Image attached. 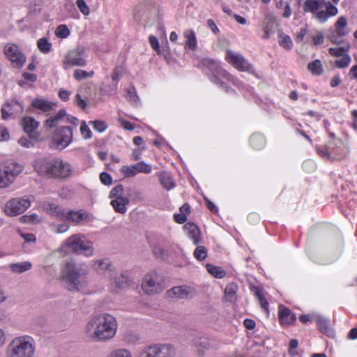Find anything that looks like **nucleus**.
<instances>
[{
  "label": "nucleus",
  "mask_w": 357,
  "mask_h": 357,
  "mask_svg": "<svg viewBox=\"0 0 357 357\" xmlns=\"http://www.w3.org/2000/svg\"><path fill=\"white\" fill-rule=\"evenodd\" d=\"M116 318L109 313H100L89 318L84 327L85 336L93 342H106L116 334Z\"/></svg>",
  "instance_id": "1"
},
{
  "label": "nucleus",
  "mask_w": 357,
  "mask_h": 357,
  "mask_svg": "<svg viewBox=\"0 0 357 357\" xmlns=\"http://www.w3.org/2000/svg\"><path fill=\"white\" fill-rule=\"evenodd\" d=\"M33 167L40 176L47 178H66L72 173L71 165L59 158H39L34 161Z\"/></svg>",
  "instance_id": "2"
},
{
  "label": "nucleus",
  "mask_w": 357,
  "mask_h": 357,
  "mask_svg": "<svg viewBox=\"0 0 357 357\" xmlns=\"http://www.w3.org/2000/svg\"><path fill=\"white\" fill-rule=\"evenodd\" d=\"M87 268L77 267L74 261H65L61 269L62 279L70 291H79L86 284V280L81 277L88 273Z\"/></svg>",
  "instance_id": "3"
},
{
  "label": "nucleus",
  "mask_w": 357,
  "mask_h": 357,
  "mask_svg": "<svg viewBox=\"0 0 357 357\" xmlns=\"http://www.w3.org/2000/svg\"><path fill=\"white\" fill-rule=\"evenodd\" d=\"M35 352L33 339L28 335L13 338L8 344L6 357H33Z\"/></svg>",
  "instance_id": "4"
},
{
  "label": "nucleus",
  "mask_w": 357,
  "mask_h": 357,
  "mask_svg": "<svg viewBox=\"0 0 357 357\" xmlns=\"http://www.w3.org/2000/svg\"><path fill=\"white\" fill-rule=\"evenodd\" d=\"M63 246L74 253L82 254L87 257L93 256L94 253L93 243L82 234H76L68 237Z\"/></svg>",
  "instance_id": "5"
},
{
  "label": "nucleus",
  "mask_w": 357,
  "mask_h": 357,
  "mask_svg": "<svg viewBox=\"0 0 357 357\" xmlns=\"http://www.w3.org/2000/svg\"><path fill=\"white\" fill-rule=\"evenodd\" d=\"M141 288L146 295L159 294L165 289L164 280L156 271H149L143 277Z\"/></svg>",
  "instance_id": "6"
},
{
  "label": "nucleus",
  "mask_w": 357,
  "mask_h": 357,
  "mask_svg": "<svg viewBox=\"0 0 357 357\" xmlns=\"http://www.w3.org/2000/svg\"><path fill=\"white\" fill-rule=\"evenodd\" d=\"M32 195L14 198L7 202L4 206L5 213L10 216H15L24 213L33 202Z\"/></svg>",
  "instance_id": "7"
},
{
  "label": "nucleus",
  "mask_w": 357,
  "mask_h": 357,
  "mask_svg": "<svg viewBox=\"0 0 357 357\" xmlns=\"http://www.w3.org/2000/svg\"><path fill=\"white\" fill-rule=\"evenodd\" d=\"M22 168L17 164L9 163L0 165V188H6L21 173Z\"/></svg>",
  "instance_id": "8"
},
{
  "label": "nucleus",
  "mask_w": 357,
  "mask_h": 357,
  "mask_svg": "<svg viewBox=\"0 0 357 357\" xmlns=\"http://www.w3.org/2000/svg\"><path fill=\"white\" fill-rule=\"evenodd\" d=\"M73 128L69 126H61L54 132L52 142L56 149H63L73 142Z\"/></svg>",
  "instance_id": "9"
},
{
  "label": "nucleus",
  "mask_w": 357,
  "mask_h": 357,
  "mask_svg": "<svg viewBox=\"0 0 357 357\" xmlns=\"http://www.w3.org/2000/svg\"><path fill=\"white\" fill-rule=\"evenodd\" d=\"M3 51L7 58L15 67L20 68L24 66L26 61V56L16 45L8 43L5 45Z\"/></svg>",
  "instance_id": "10"
},
{
  "label": "nucleus",
  "mask_w": 357,
  "mask_h": 357,
  "mask_svg": "<svg viewBox=\"0 0 357 357\" xmlns=\"http://www.w3.org/2000/svg\"><path fill=\"white\" fill-rule=\"evenodd\" d=\"M24 111V107L20 101L16 99H11L6 101L1 107V118L7 120L9 118H15L20 116Z\"/></svg>",
  "instance_id": "11"
},
{
  "label": "nucleus",
  "mask_w": 357,
  "mask_h": 357,
  "mask_svg": "<svg viewBox=\"0 0 357 357\" xmlns=\"http://www.w3.org/2000/svg\"><path fill=\"white\" fill-rule=\"evenodd\" d=\"M78 122L79 120L77 118L68 115L64 109H61L56 115L45 121V127L52 128L61 123H70L76 127Z\"/></svg>",
  "instance_id": "12"
},
{
  "label": "nucleus",
  "mask_w": 357,
  "mask_h": 357,
  "mask_svg": "<svg viewBox=\"0 0 357 357\" xmlns=\"http://www.w3.org/2000/svg\"><path fill=\"white\" fill-rule=\"evenodd\" d=\"M84 50L83 49H77L70 51L64 57L63 66L68 69L71 66H84L86 61L84 58Z\"/></svg>",
  "instance_id": "13"
},
{
  "label": "nucleus",
  "mask_w": 357,
  "mask_h": 357,
  "mask_svg": "<svg viewBox=\"0 0 357 357\" xmlns=\"http://www.w3.org/2000/svg\"><path fill=\"white\" fill-rule=\"evenodd\" d=\"M167 296L171 298L190 300L196 295L195 289L190 286H176L169 289Z\"/></svg>",
  "instance_id": "14"
},
{
  "label": "nucleus",
  "mask_w": 357,
  "mask_h": 357,
  "mask_svg": "<svg viewBox=\"0 0 357 357\" xmlns=\"http://www.w3.org/2000/svg\"><path fill=\"white\" fill-rule=\"evenodd\" d=\"M225 59L238 70L248 71L251 68V65L242 55L231 50L226 52Z\"/></svg>",
  "instance_id": "15"
},
{
  "label": "nucleus",
  "mask_w": 357,
  "mask_h": 357,
  "mask_svg": "<svg viewBox=\"0 0 357 357\" xmlns=\"http://www.w3.org/2000/svg\"><path fill=\"white\" fill-rule=\"evenodd\" d=\"M91 216L84 210H68L64 211L63 221H70L76 225L80 224L82 222L91 221Z\"/></svg>",
  "instance_id": "16"
},
{
  "label": "nucleus",
  "mask_w": 357,
  "mask_h": 357,
  "mask_svg": "<svg viewBox=\"0 0 357 357\" xmlns=\"http://www.w3.org/2000/svg\"><path fill=\"white\" fill-rule=\"evenodd\" d=\"M93 270L98 275L112 276L113 266L109 259H99L93 261Z\"/></svg>",
  "instance_id": "17"
},
{
  "label": "nucleus",
  "mask_w": 357,
  "mask_h": 357,
  "mask_svg": "<svg viewBox=\"0 0 357 357\" xmlns=\"http://www.w3.org/2000/svg\"><path fill=\"white\" fill-rule=\"evenodd\" d=\"M193 345L197 349L199 356H203L206 350L213 349L216 348V344L214 340L206 337H197L193 340Z\"/></svg>",
  "instance_id": "18"
},
{
  "label": "nucleus",
  "mask_w": 357,
  "mask_h": 357,
  "mask_svg": "<svg viewBox=\"0 0 357 357\" xmlns=\"http://www.w3.org/2000/svg\"><path fill=\"white\" fill-rule=\"evenodd\" d=\"M42 210L48 215L62 220L66 208L52 202H44L41 204Z\"/></svg>",
  "instance_id": "19"
},
{
  "label": "nucleus",
  "mask_w": 357,
  "mask_h": 357,
  "mask_svg": "<svg viewBox=\"0 0 357 357\" xmlns=\"http://www.w3.org/2000/svg\"><path fill=\"white\" fill-rule=\"evenodd\" d=\"M157 357H175L176 349L170 344H153Z\"/></svg>",
  "instance_id": "20"
},
{
  "label": "nucleus",
  "mask_w": 357,
  "mask_h": 357,
  "mask_svg": "<svg viewBox=\"0 0 357 357\" xmlns=\"http://www.w3.org/2000/svg\"><path fill=\"white\" fill-rule=\"evenodd\" d=\"M326 4V0H305L303 4V10L305 13L315 14L322 9Z\"/></svg>",
  "instance_id": "21"
},
{
  "label": "nucleus",
  "mask_w": 357,
  "mask_h": 357,
  "mask_svg": "<svg viewBox=\"0 0 357 357\" xmlns=\"http://www.w3.org/2000/svg\"><path fill=\"white\" fill-rule=\"evenodd\" d=\"M275 20V17L271 13H267L265 15L262 22V29L264 32L262 38L268 39L270 37L271 34L273 32V29Z\"/></svg>",
  "instance_id": "22"
},
{
  "label": "nucleus",
  "mask_w": 357,
  "mask_h": 357,
  "mask_svg": "<svg viewBox=\"0 0 357 357\" xmlns=\"http://www.w3.org/2000/svg\"><path fill=\"white\" fill-rule=\"evenodd\" d=\"M279 318L282 325L289 326L296 321L295 315L282 305L279 307Z\"/></svg>",
  "instance_id": "23"
},
{
  "label": "nucleus",
  "mask_w": 357,
  "mask_h": 357,
  "mask_svg": "<svg viewBox=\"0 0 357 357\" xmlns=\"http://www.w3.org/2000/svg\"><path fill=\"white\" fill-rule=\"evenodd\" d=\"M184 229L187 232L188 236L193 241V244L197 245L200 242L199 228L193 223L188 222L184 225Z\"/></svg>",
  "instance_id": "24"
},
{
  "label": "nucleus",
  "mask_w": 357,
  "mask_h": 357,
  "mask_svg": "<svg viewBox=\"0 0 357 357\" xmlns=\"http://www.w3.org/2000/svg\"><path fill=\"white\" fill-rule=\"evenodd\" d=\"M130 200L127 198L113 199L111 200L110 204L114 210L119 213L124 214L127 211V206L129 204Z\"/></svg>",
  "instance_id": "25"
},
{
  "label": "nucleus",
  "mask_w": 357,
  "mask_h": 357,
  "mask_svg": "<svg viewBox=\"0 0 357 357\" xmlns=\"http://www.w3.org/2000/svg\"><path fill=\"white\" fill-rule=\"evenodd\" d=\"M316 321L319 330L324 334L328 336H331L333 334V330L330 326V320L326 319L320 315L316 316Z\"/></svg>",
  "instance_id": "26"
},
{
  "label": "nucleus",
  "mask_w": 357,
  "mask_h": 357,
  "mask_svg": "<svg viewBox=\"0 0 357 357\" xmlns=\"http://www.w3.org/2000/svg\"><path fill=\"white\" fill-rule=\"evenodd\" d=\"M183 36L186 40L185 48L195 50L197 47V38L195 31L192 29H186L183 32Z\"/></svg>",
  "instance_id": "27"
},
{
  "label": "nucleus",
  "mask_w": 357,
  "mask_h": 357,
  "mask_svg": "<svg viewBox=\"0 0 357 357\" xmlns=\"http://www.w3.org/2000/svg\"><path fill=\"white\" fill-rule=\"evenodd\" d=\"M32 105L43 112H49L56 105L43 98H36L32 102Z\"/></svg>",
  "instance_id": "28"
},
{
  "label": "nucleus",
  "mask_w": 357,
  "mask_h": 357,
  "mask_svg": "<svg viewBox=\"0 0 357 357\" xmlns=\"http://www.w3.org/2000/svg\"><path fill=\"white\" fill-rule=\"evenodd\" d=\"M22 123L25 132L31 135L38 127V122L30 116L24 117Z\"/></svg>",
  "instance_id": "29"
},
{
  "label": "nucleus",
  "mask_w": 357,
  "mask_h": 357,
  "mask_svg": "<svg viewBox=\"0 0 357 357\" xmlns=\"http://www.w3.org/2000/svg\"><path fill=\"white\" fill-rule=\"evenodd\" d=\"M150 12L144 7H139L136 9L135 19L139 23L146 25L150 18Z\"/></svg>",
  "instance_id": "30"
},
{
  "label": "nucleus",
  "mask_w": 357,
  "mask_h": 357,
  "mask_svg": "<svg viewBox=\"0 0 357 357\" xmlns=\"http://www.w3.org/2000/svg\"><path fill=\"white\" fill-rule=\"evenodd\" d=\"M109 278L114 280V283L118 289H123L128 285L129 279L126 274L113 273L112 276H109Z\"/></svg>",
  "instance_id": "31"
},
{
  "label": "nucleus",
  "mask_w": 357,
  "mask_h": 357,
  "mask_svg": "<svg viewBox=\"0 0 357 357\" xmlns=\"http://www.w3.org/2000/svg\"><path fill=\"white\" fill-rule=\"evenodd\" d=\"M159 180L163 188L167 190H170L175 187V183L172 177L167 172L160 173L159 174Z\"/></svg>",
  "instance_id": "32"
},
{
  "label": "nucleus",
  "mask_w": 357,
  "mask_h": 357,
  "mask_svg": "<svg viewBox=\"0 0 357 357\" xmlns=\"http://www.w3.org/2000/svg\"><path fill=\"white\" fill-rule=\"evenodd\" d=\"M31 264L29 261L12 264L10 265V269L13 273H22L31 268Z\"/></svg>",
  "instance_id": "33"
},
{
  "label": "nucleus",
  "mask_w": 357,
  "mask_h": 357,
  "mask_svg": "<svg viewBox=\"0 0 357 357\" xmlns=\"http://www.w3.org/2000/svg\"><path fill=\"white\" fill-rule=\"evenodd\" d=\"M135 174L142 173L145 174H150L152 171V167L150 164L146 163L144 161H141L133 164Z\"/></svg>",
  "instance_id": "34"
},
{
  "label": "nucleus",
  "mask_w": 357,
  "mask_h": 357,
  "mask_svg": "<svg viewBox=\"0 0 357 357\" xmlns=\"http://www.w3.org/2000/svg\"><path fill=\"white\" fill-rule=\"evenodd\" d=\"M307 68L314 75H320L324 72L323 66L319 59H316L309 63Z\"/></svg>",
  "instance_id": "35"
},
{
  "label": "nucleus",
  "mask_w": 357,
  "mask_h": 357,
  "mask_svg": "<svg viewBox=\"0 0 357 357\" xmlns=\"http://www.w3.org/2000/svg\"><path fill=\"white\" fill-rule=\"evenodd\" d=\"M350 48L351 45L349 44H347L346 46L340 47H331L328 50V52L333 56L342 57L345 54H347Z\"/></svg>",
  "instance_id": "36"
},
{
  "label": "nucleus",
  "mask_w": 357,
  "mask_h": 357,
  "mask_svg": "<svg viewBox=\"0 0 357 357\" xmlns=\"http://www.w3.org/2000/svg\"><path fill=\"white\" fill-rule=\"evenodd\" d=\"M278 43L283 48L290 50L293 47V42L288 35L281 33L278 36Z\"/></svg>",
  "instance_id": "37"
},
{
  "label": "nucleus",
  "mask_w": 357,
  "mask_h": 357,
  "mask_svg": "<svg viewBox=\"0 0 357 357\" xmlns=\"http://www.w3.org/2000/svg\"><path fill=\"white\" fill-rule=\"evenodd\" d=\"M250 142L254 149H260L265 145V139L262 135L256 134L250 137Z\"/></svg>",
  "instance_id": "38"
},
{
  "label": "nucleus",
  "mask_w": 357,
  "mask_h": 357,
  "mask_svg": "<svg viewBox=\"0 0 357 357\" xmlns=\"http://www.w3.org/2000/svg\"><path fill=\"white\" fill-rule=\"evenodd\" d=\"M206 267L207 271L215 278H222L225 275V272L221 267L215 266L209 264H206Z\"/></svg>",
  "instance_id": "39"
},
{
  "label": "nucleus",
  "mask_w": 357,
  "mask_h": 357,
  "mask_svg": "<svg viewBox=\"0 0 357 357\" xmlns=\"http://www.w3.org/2000/svg\"><path fill=\"white\" fill-rule=\"evenodd\" d=\"M37 47L43 54H48L52 50V43L45 38H41L37 41Z\"/></svg>",
  "instance_id": "40"
},
{
  "label": "nucleus",
  "mask_w": 357,
  "mask_h": 357,
  "mask_svg": "<svg viewBox=\"0 0 357 357\" xmlns=\"http://www.w3.org/2000/svg\"><path fill=\"white\" fill-rule=\"evenodd\" d=\"M255 295L257 298L261 308L268 314V303L264 297L262 290L259 288L255 289Z\"/></svg>",
  "instance_id": "41"
},
{
  "label": "nucleus",
  "mask_w": 357,
  "mask_h": 357,
  "mask_svg": "<svg viewBox=\"0 0 357 357\" xmlns=\"http://www.w3.org/2000/svg\"><path fill=\"white\" fill-rule=\"evenodd\" d=\"M109 197L113 199L127 198L124 196V188L123 185L119 184L113 188L109 192Z\"/></svg>",
  "instance_id": "42"
},
{
  "label": "nucleus",
  "mask_w": 357,
  "mask_h": 357,
  "mask_svg": "<svg viewBox=\"0 0 357 357\" xmlns=\"http://www.w3.org/2000/svg\"><path fill=\"white\" fill-rule=\"evenodd\" d=\"M237 287L234 283H230L227 285L225 289V296L227 301H233L236 298Z\"/></svg>",
  "instance_id": "43"
},
{
  "label": "nucleus",
  "mask_w": 357,
  "mask_h": 357,
  "mask_svg": "<svg viewBox=\"0 0 357 357\" xmlns=\"http://www.w3.org/2000/svg\"><path fill=\"white\" fill-rule=\"evenodd\" d=\"M347 24V20L344 17H340L337 22H335V28L337 29V33L339 36H343L347 34V32L344 31V28Z\"/></svg>",
  "instance_id": "44"
},
{
  "label": "nucleus",
  "mask_w": 357,
  "mask_h": 357,
  "mask_svg": "<svg viewBox=\"0 0 357 357\" xmlns=\"http://www.w3.org/2000/svg\"><path fill=\"white\" fill-rule=\"evenodd\" d=\"M153 344L144 347L138 354L137 357H157Z\"/></svg>",
  "instance_id": "45"
},
{
  "label": "nucleus",
  "mask_w": 357,
  "mask_h": 357,
  "mask_svg": "<svg viewBox=\"0 0 357 357\" xmlns=\"http://www.w3.org/2000/svg\"><path fill=\"white\" fill-rule=\"evenodd\" d=\"M107 357H133L131 352L126 349H117L111 351Z\"/></svg>",
  "instance_id": "46"
},
{
  "label": "nucleus",
  "mask_w": 357,
  "mask_h": 357,
  "mask_svg": "<svg viewBox=\"0 0 357 357\" xmlns=\"http://www.w3.org/2000/svg\"><path fill=\"white\" fill-rule=\"evenodd\" d=\"M351 61V56L348 54H345L340 59L335 61V65L338 68H345L349 66Z\"/></svg>",
  "instance_id": "47"
},
{
  "label": "nucleus",
  "mask_w": 357,
  "mask_h": 357,
  "mask_svg": "<svg viewBox=\"0 0 357 357\" xmlns=\"http://www.w3.org/2000/svg\"><path fill=\"white\" fill-rule=\"evenodd\" d=\"M70 30L65 24L59 25L55 30V35L60 38H66L70 35Z\"/></svg>",
  "instance_id": "48"
},
{
  "label": "nucleus",
  "mask_w": 357,
  "mask_h": 357,
  "mask_svg": "<svg viewBox=\"0 0 357 357\" xmlns=\"http://www.w3.org/2000/svg\"><path fill=\"white\" fill-rule=\"evenodd\" d=\"M120 172L125 178H132L136 176L133 164L131 165H123L120 169Z\"/></svg>",
  "instance_id": "49"
},
{
  "label": "nucleus",
  "mask_w": 357,
  "mask_h": 357,
  "mask_svg": "<svg viewBox=\"0 0 357 357\" xmlns=\"http://www.w3.org/2000/svg\"><path fill=\"white\" fill-rule=\"evenodd\" d=\"M193 255L196 259L202 261L207 257V249L204 246H197Z\"/></svg>",
  "instance_id": "50"
},
{
  "label": "nucleus",
  "mask_w": 357,
  "mask_h": 357,
  "mask_svg": "<svg viewBox=\"0 0 357 357\" xmlns=\"http://www.w3.org/2000/svg\"><path fill=\"white\" fill-rule=\"evenodd\" d=\"M208 63L211 65V69L217 70L218 76H222L227 79H230L231 76L225 70L220 68L214 61H208Z\"/></svg>",
  "instance_id": "51"
},
{
  "label": "nucleus",
  "mask_w": 357,
  "mask_h": 357,
  "mask_svg": "<svg viewBox=\"0 0 357 357\" xmlns=\"http://www.w3.org/2000/svg\"><path fill=\"white\" fill-rule=\"evenodd\" d=\"M93 72L88 73L85 70L77 69L74 71L73 77L77 80H81L92 77Z\"/></svg>",
  "instance_id": "52"
},
{
  "label": "nucleus",
  "mask_w": 357,
  "mask_h": 357,
  "mask_svg": "<svg viewBox=\"0 0 357 357\" xmlns=\"http://www.w3.org/2000/svg\"><path fill=\"white\" fill-rule=\"evenodd\" d=\"M326 8V12L328 14V17L335 16L338 13V9L336 6L332 4L331 1H326L324 5Z\"/></svg>",
  "instance_id": "53"
},
{
  "label": "nucleus",
  "mask_w": 357,
  "mask_h": 357,
  "mask_svg": "<svg viewBox=\"0 0 357 357\" xmlns=\"http://www.w3.org/2000/svg\"><path fill=\"white\" fill-rule=\"evenodd\" d=\"M80 132L84 139H91L92 132L84 121H82L80 126Z\"/></svg>",
  "instance_id": "54"
},
{
  "label": "nucleus",
  "mask_w": 357,
  "mask_h": 357,
  "mask_svg": "<svg viewBox=\"0 0 357 357\" xmlns=\"http://www.w3.org/2000/svg\"><path fill=\"white\" fill-rule=\"evenodd\" d=\"M90 123H92L93 128L99 132H104L107 128V123L102 121H91Z\"/></svg>",
  "instance_id": "55"
},
{
  "label": "nucleus",
  "mask_w": 357,
  "mask_h": 357,
  "mask_svg": "<svg viewBox=\"0 0 357 357\" xmlns=\"http://www.w3.org/2000/svg\"><path fill=\"white\" fill-rule=\"evenodd\" d=\"M76 4L82 14L85 15H88L89 14L90 9L84 0H77Z\"/></svg>",
  "instance_id": "56"
},
{
  "label": "nucleus",
  "mask_w": 357,
  "mask_h": 357,
  "mask_svg": "<svg viewBox=\"0 0 357 357\" xmlns=\"http://www.w3.org/2000/svg\"><path fill=\"white\" fill-rule=\"evenodd\" d=\"M314 17L321 24L325 23L329 17L324 10H318Z\"/></svg>",
  "instance_id": "57"
},
{
  "label": "nucleus",
  "mask_w": 357,
  "mask_h": 357,
  "mask_svg": "<svg viewBox=\"0 0 357 357\" xmlns=\"http://www.w3.org/2000/svg\"><path fill=\"white\" fill-rule=\"evenodd\" d=\"M69 225L66 223H61L54 226L53 230L56 234H63L69 230Z\"/></svg>",
  "instance_id": "58"
},
{
  "label": "nucleus",
  "mask_w": 357,
  "mask_h": 357,
  "mask_svg": "<svg viewBox=\"0 0 357 357\" xmlns=\"http://www.w3.org/2000/svg\"><path fill=\"white\" fill-rule=\"evenodd\" d=\"M149 43L151 46V47L157 52L158 54L160 52V45L158 40L156 37L153 36H150L149 38Z\"/></svg>",
  "instance_id": "59"
},
{
  "label": "nucleus",
  "mask_w": 357,
  "mask_h": 357,
  "mask_svg": "<svg viewBox=\"0 0 357 357\" xmlns=\"http://www.w3.org/2000/svg\"><path fill=\"white\" fill-rule=\"evenodd\" d=\"M307 31L308 29L307 26L301 29L300 31L296 33L295 37V40L296 41V43H301L303 40L305 36L307 34Z\"/></svg>",
  "instance_id": "60"
},
{
  "label": "nucleus",
  "mask_w": 357,
  "mask_h": 357,
  "mask_svg": "<svg viewBox=\"0 0 357 357\" xmlns=\"http://www.w3.org/2000/svg\"><path fill=\"white\" fill-rule=\"evenodd\" d=\"M100 181L104 185H110L112 181V178L111 176L106 172H102L100 174Z\"/></svg>",
  "instance_id": "61"
},
{
  "label": "nucleus",
  "mask_w": 357,
  "mask_h": 357,
  "mask_svg": "<svg viewBox=\"0 0 357 357\" xmlns=\"http://www.w3.org/2000/svg\"><path fill=\"white\" fill-rule=\"evenodd\" d=\"M10 135L8 130L3 127L0 126V142L1 141H7L9 139Z\"/></svg>",
  "instance_id": "62"
},
{
  "label": "nucleus",
  "mask_w": 357,
  "mask_h": 357,
  "mask_svg": "<svg viewBox=\"0 0 357 357\" xmlns=\"http://www.w3.org/2000/svg\"><path fill=\"white\" fill-rule=\"evenodd\" d=\"M153 252L154 255L158 258L163 259L166 255L165 250L160 246H155L153 249Z\"/></svg>",
  "instance_id": "63"
},
{
  "label": "nucleus",
  "mask_w": 357,
  "mask_h": 357,
  "mask_svg": "<svg viewBox=\"0 0 357 357\" xmlns=\"http://www.w3.org/2000/svg\"><path fill=\"white\" fill-rule=\"evenodd\" d=\"M313 43L315 45L322 44L324 40V34L322 32H319L316 36H314L312 38Z\"/></svg>",
  "instance_id": "64"
}]
</instances>
